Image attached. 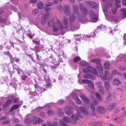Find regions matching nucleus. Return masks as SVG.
I'll list each match as a JSON object with an SVG mask.
<instances>
[{"instance_id":"obj_1","label":"nucleus","mask_w":126,"mask_h":126,"mask_svg":"<svg viewBox=\"0 0 126 126\" xmlns=\"http://www.w3.org/2000/svg\"><path fill=\"white\" fill-rule=\"evenodd\" d=\"M99 70L100 77L102 80H106L108 79H109L112 78L111 74L109 73V71H105L104 74H103V67L102 65H100L99 66Z\"/></svg>"},{"instance_id":"obj_2","label":"nucleus","mask_w":126,"mask_h":126,"mask_svg":"<svg viewBox=\"0 0 126 126\" xmlns=\"http://www.w3.org/2000/svg\"><path fill=\"white\" fill-rule=\"evenodd\" d=\"M87 68H84L82 69L83 72L85 73H91L95 75H96L97 74V72L96 70L93 67L90 66L89 65Z\"/></svg>"},{"instance_id":"obj_3","label":"nucleus","mask_w":126,"mask_h":126,"mask_svg":"<svg viewBox=\"0 0 126 126\" xmlns=\"http://www.w3.org/2000/svg\"><path fill=\"white\" fill-rule=\"evenodd\" d=\"M61 21L58 19L56 20V22L54 23L53 25V29L54 32L58 31L59 28L60 29Z\"/></svg>"},{"instance_id":"obj_4","label":"nucleus","mask_w":126,"mask_h":126,"mask_svg":"<svg viewBox=\"0 0 126 126\" xmlns=\"http://www.w3.org/2000/svg\"><path fill=\"white\" fill-rule=\"evenodd\" d=\"M43 122V120L42 119L36 116H34L31 118V123L37 124L41 123Z\"/></svg>"},{"instance_id":"obj_5","label":"nucleus","mask_w":126,"mask_h":126,"mask_svg":"<svg viewBox=\"0 0 126 126\" xmlns=\"http://www.w3.org/2000/svg\"><path fill=\"white\" fill-rule=\"evenodd\" d=\"M85 3L87 5L93 9H96L97 7V3L88 0L86 1Z\"/></svg>"},{"instance_id":"obj_6","label":"nucleus","mask_w":126,"mask_h":126,"mask_svg":"<svg viewBox=\"0 0 126 126\" xmlns=\"http://www.w3.org/2000/svg\"><path fill=\"white\" fill-rule=\"evenodd\" d=\"M63 24H62L61 22L60 24V30H62L64 29L67 28L68 27V20L66 17H63Z\"/></svg>"},{"instance_id":"obj_7","label":"nucleus","mask_w":126,"mask_h":126,"mask_svg":"<svg viewBox=\"0 0 126 126\" xmlns=\"http://www.w3.org/2000/svg\"><path fill=\"white\" fill-rule=\"evenodd\" d=\"M79 7L81 12L85 15H86L89 13L88 10L84 6V4L83 3H80L79 4Z\"/></svg>"},{"instance_id":"obj_8","label":"nucleus","mask_w":126,"mask_h":126,"mask_svg":"<svg viewBox=\"0 0 126 126\" xmlns=\"http://www.w3.org/2000/svg\"><path fill=\"white\" fill-rule=\"evenodd\" d=\"M49 12H47L45 14V16L42 17L41 20V23L43 25L45 24L47 21L48 17L49 16Z\"/></svg>"},{"instance_id":"obj_9","label":"nucleus","mask_w":126,"mask_h":126,"mask_svg":"<svg viewBox=\"0 0 126 126\" xmlns=\"http://www.w3.org/2000/svg\"><path fill=\"white\" fill-rule=\"evenodd\" d=\"M63 11L66 16H69L70 15L71 13L70 7L68 6H65L63 8Z\"/></svg>"},{"instance_id":"obj_10","label":"nucleus","mask_w":126,"mask_h":126,"mask_svg":"<svg viewBox=\"0 0 126 126\" xmlns=\"http://www.w3.org/2000/svg\"><path fill=\"white\" fill-rule=\"evenodd\" d=\"M90 19L92 22H95L97 21V18L96 14L93 11H90Z\"/></svg>"},{"instance_id":"obj_11","label":"nucleus","mask_w":126,"mask_h":126,"mask_svg":"<svg viewBox=\"0 0 126 126\" xmlns=\"http://www.w3.org/2000/svg\"><path fill=\"white\" fill-rule=\"evenodd\" d=\"M47 124H43L41 126H58L57 123L55 122H52L51 121H47Z\"/></svg>"},{"instance_id":"obj_12","label":"nucleus","mask_w":126,"mask_h":126,"mask_svg":"<svg viewBox=\"0 0 126 126\" xmlns=\"http://www.w3.org/2000/svg\"><path fill=\"white\" fill-rule=\"evenodd\" d=\"M96 110L99 113L104 114L105 112L106 109L102 106H99L97 108Z\"/></svg>"},{"instance_id":"obj_13","label":"nucleus","mask_w":126,"mask_h":126,"mask_svg":"<svg viewBox=\"0 0 126 126\" xmlns=\"http://www.w3.org/2000/svg\"><path fill=\"white\" fill-rule=\"evenodd\" d=\"M79 96L82 100L86 103H88L90 102V100L86 96L82 93H81L79 95Z\"/></svg>"},{"instance_id":"obj_14","label":"nucleus","mask_w":126,"mask_h":126,"mask_svg":"<svg viewBox=\"0 0 126 126\" xmlns=\"http://www.w3.org/2000/svg\"><path fill=\"white\" fill-rule=\"evenodd\" d=\"M80 112L79 110L78 111V113H76L75 114L72 115L71 116L72 119L74 121L77 120L79 119V113Z\"/></svg>"},{"instance_id":"obj_15","label":"nucleus","mask_w":126,"mask_h":126,"mask_svg":"<svg viewBox=\"0 0 126 126\" xmlns=\"http://www.w3.org/2000/svg\"><path fill=\"white\" fill-rule=\"evenodd\" d=\"M12 103V101L10 100H8L4 104L3 107V110H5L8 108V106Z\"/></svg>"},{"instance_id":"obj_16","label":"nucleus","mask_w":126,"mask_h":126,"mask_svg":"<svg viewBox=\"0 0 126 126\" xmlns=\"http://www.w3.org/2000/svg\"><path fill=\"white\" fill-rule=\"evenodd\" d=\"M73 11L77 15L79 14V11L78 5H74Z\"/></svg>"},{"instance_id":"obj_17","label":"nucleus","mask_w":126,"mask_h":126,"mask_svg":"<svg viewBox=\"0 0 126 126\" xmlns=\"http://www.w3.org/2000/svg\"><path fill=\"white\" fill-rule=\"evenodd\" d=\"M91 62H94L95 63L97 64L98 65L96 66V67L98 68L99 69V66L100 65H102L100 63V60L99 59H92L91 60Z\"/></svg>"},{"instance_id":"obj_18","label":"nucleus","mask_w":126,"mask_h":126,"mask_svg":"<svg viewBox=\"0 0 126 126\" xmlns=\"http://www.w3.org/2000/svg\"><path fill=\"white\" fill-rule=\"evenodd\" d=\"M116 104L115 103H112L110 104L107 107V109L111 110L114 109L116 107Z\"/></svg>"},{"instance_id":"obj_19","label":"nucleus","mask_w":126,"mask_h":126,"mask_svg":"<svg viewBox=\"0 0 126 126\" xmlns=\"http://www.w3.org/2000/svg\"><path fill=\"white\" fill-rule=\"evenodd\" d=\"M89 106L92 110V112L91 113V114L94 116L96 115V113L95 111V108L94 106L92 104L89 105Z\"/></svg>"},{"instance_id":"obj_20","label":"nucleus","mask_w":126,"mask_h":126,"mask_svg":"<svg viewBox=\"0 0 126 126\" xmlns=\"http://www.w3.org/2000/svg\"><path fill=\"white\" fill-rule=\"evenodd\" d=\"M104 85L106 90L109 91L111 87V86L109 83L107 81H105L104 83Z\"/></svg>"},{"instance_id":"obj_21","label":"nucleus","mask_w":126,"mask_h":126,"mask_svg":"<svg viewBox=\"0 0 126 126\" xmlns=\"http://www.w3.org/2000/svg\"><path fill=\"white\" fill-rule=\"evenodd\" d=\"M110 64L109 62L106 61L105 62L104 64V67L105 69H108L110 67Z\"/></svg>"},{"instance_id":"obj_22","label":"nucleus","mask_w":126,"mask_h":126,"mask_svg":"<svg viewBox=\"0 0 126 126\" xmlns=\"http://www.w3.org/2000/svg\"><path fill=\"white\" fill-rule=\"evenodd\" d=\"M113 83L114 84H116L118 85L121 83V81L119 79L117 78H115L113 79Z\"/></svg>"},{"instance_id":"obj_23","label":"nucleus","mask_w":126,"mask_h":126,"mask_svg":"<svg viewBox=\"0 0 126 126\" xmlns=\"http://www.w3.org/2000/svg\"><path fill=\"white\" fill-rule=\"evenodd\" d=\"M79 109L81 111H82L83 113L85 115L88 114L89 113L85 109L82 107H80L79 108Z\"/></svg>"},{"instance_id":"obj_24","label":"nucleus","mask_w":126,"mask_h":126,"mask_svg":"<svg viewBox=\"0 0 126 126\" xmlns=\"http://www.w3.org/2000/svg\"><path fill=\"white\" fill-rule=\"evenodd\" d=\"M37 6L38 9H42L44 7V5L42 2H39L37 4Z\"/></svg>"},{"instance_id":"obj_25","label":"nucleus","mask_w":126,"mask_h":126,"mask_svg":"<svg viewBox=\"0 0 126 126\" xmlns=\"http://www.w3.org/2000/svg\"><path fill=\"white\" fill-rule=\"evenodd\" d=\"M76 20V17L74 14H72L69 17V20L72 22L75 21Z\"/></svg>"},{"instance_id":"obj_26","label":"nucleus","mask_w":126,"mask_h":126,"mask_svg":"<svg viewBox=\"0 0 126 126\" xmlns=\"http://www.w3.org/2000/svg\"><path fill=\"white\" fill-rule=\"evenodd\" d=\"M121 14L122 15L123 18L126 17V11L125 9H122L121 10Z\"/></svg>"},{"instance_id":"obj_27","label":"nucleus","mask_w":126,"mask_h":126,"mask_svg":"<svg viewBox=\"0 0 126 126\" xmlns=\"http://www.w3.org/2000/svg\"><path fill=\"white\" fill-rule=\"evenodd\" d=\"M99 89V93L102 94H105L104 89L102 86H100Z\"/></svg>"},{"instance_id":"obj_28","label":"nucleus","mask_w":126,"mask_h":126,"mask_svg":"<svg viewBox=\"0 0 126 126\" xmlns=\"http://www.w3.org/2000/svg\"><path fill=\"white\" fill-rule=\"evenodd\" d=\"M95 95L96 97L100 101H102V98L99 93L97 92L96 93Z\"/></svg>"},{"instance_id":"obj_29","label":"nucleus","mask_w":126,"mask_h":126,"mask_svg":"<svg viewBox=\"0 0 126 126\" xmlns=\"http://www.w3.org/2000/svg\"><path fill=\"white\" fill-rule=\"evenodd\" d=\"M105 16L106 18L108 19H113L110 13H108L107 14L105 13Z\"/></svg>"},{"instance_id":"obj_30","label":"nucleus","mask_w":126,"mask_h":126,"mask_svg":"<svg viewBox=\"0 0 126 126\" xmlns=\"http://www.w3.org/2000/svg\"><path fill=\"white\" fill-rule=\"evenodd\" d=\"M57 113L58 115L60 116H63L64 114L63 111L61 109H60L58 110Z\"/></svg>"},{"instance_id":"obj_31","label":"nucleus","mask_w":126,"mask_h":126,"mask_svg":"<svg viewBox=\"0 0 126 126\" xmlns=\"http://www.w3.org/2000/svg\"><path fill=\"white\" fill-rule=\"evenodd\" d=\"M83 77L85 79H93V77L92 75H84L83 76Z\"/></svg>"},{"instance_id":"obj_32","label":"nucleus","mask_w":126,"mask_h":126,"mask_svg":"<svg viewBox=\"0 0 126 126\" xmlns=\"http://www.w3.org/2000/svg\"><path fill=\"white\" fill-rule=\"evenodd\" d=\"M53 61L55 65H58L59 64V61L58 57L56 58L55 59L53 60Z\"/></svg>"},{"instance_id":"obj_33","label":"nucleus","mask_w":126,"mask_h":126,"mask_svg":"<svg viewBox=\"0 0 126 126\" xmlns=\"http://www.w3.org/2000/svg\"><path fill=\"white\" fill-rule=\"evenodd\" d=\"M19 107L17 105H15L14 106H13L11 108L10 111L12 112L14 110H16Z\"/></svg>"},{"instance_id":"obj_34","label":"nucleus","mask_w":126,"mask_h":126,"mask_svg":"<svg viewBox=\"0 0 126 126\" xmlns=\"http://www.w3.org/2000/svg\"><path fill=\"white\" fill-rule=\"evenodd\" d=\"M112 74L113 75L118 74L120 76H121L122 75L121 73H119L116 70H114L112 71L111 73V75Z\"/></svg>"},{"instance_id":"obj_35","label":"nucleus","mask_w":126,"mask_h":126,"mask_svg":"<svg viewBox=\"0 0 126 126\" xmlns=\"http://www.w3.org/2000/svg\"><path fill=\"white\" fill-rule=\"evenodd\" d=\"M63 120L64 121L67 123H69L70 122V121L69 118L66 116L63 117Z\"/></svg>"},{"instance_id":"obj_36","label":"nucleus","mask_w":126,"mask_h":126,"mask_svg":"<svg viewBox=\"0 0 126 126\" xmlns=\"http://www.w3.org/2000/svg\"><path fill=\"white\" fill-rule=\"evenodd\" d=\"M76 98H75L77 103L79 104H80L81 103V101L79 99L78 97L77 96V95H76Z\"/></svg>"},{"instance_id":"obj_37","label":"nucleus","mask_w":126,"mask_h":126,"mask_svg":"<svg viewBox=\"0 0 126 126\" xmlns=\"http://www.w3.org/2000/svg\"><path fill=\"white\" fill-rule=\"evenodd\" d=\"M88 87L91 88L92 89H94V85L93 83V82L90 81V82L88 84Z\"/></svg>"},{"instance_id":"obj_38","label":"nucleus","mask_w":126,"mask_h":126,"mask_svg":"<svg viewBox=\"0 0 126 126\" xmlns=\"http://www.w3.org/2000/svg\"><path fill=\"white\" fill-rule=\"evenodd\" d=\"M44 10L46 11L47 12V11H49L51 9V8L50 7H49V6L47 5L46 4H45V6L44 8Z\"/></svg>"},{"instance_id":"obj_39","label":"nucleus","mask_w":126,"mask_h":126,"mask_svg":"<svg viewBox=\"0 0 126 126\" xmlns=\"http://www.w3.org/2000/svg\"><path fill=\"white\" fill-rule=\"evenodd\" d=\"M31 119H30L29 118H27L25 120V123H27V124L31 123Z\"/></svg>"},{"instance_id":"obj_40","label":"nucleus","mask_w":126,"mask_h":126,"mask_svg":"<svg viewBox=\"0 0 126 126\" xmlns=\"http://www.w3.org/2000/svg\"><path fill=\"white\" fill-rule=\"evenodd\" d=\"M47 113L49 115L51 116L54 113V112L53 111L49 110L47 111Z\"/></svg>"},{"instance_id":"obj_41","label":"nucleus","mask_w":126,"mask_h":126,"mask_svg":"<svg viewBox=\"0 0 126 126\" xmlns=\"http://www.w3.org/2000/svg\"><path fill=\"white\" fill-rule=\"evenodd\" d=\"M32 12L33 14L36 15L39 12V10L37 9H36L33 10Z\"/></svg>"},{"instance_id":"obj_42","label":"nucleus","mask_w":126,"mask_h":126,"mask_svg":"<svg viewBox=\"0 0 126 126\" xmlns=\"http://www.w3.org/2000/svg\"><path fill=\"white\" fill-rule=\"evenodd\" d=\"M80 64L82 65L83 66H89V64L86 62H82Z\"/></svg>"},{"instance_id":"obj_43","label":"nucleus","mask_w":126,"mask_h":126,"mask_svg":"<svg viewBox=\"0 0 126 126\" xmlns=\"http://www.w3.org/2000/svg\"><path fill=\"white\" fill-rule=\"evenodd\" d=\"M60 123L62 126H68L66 124L64 123L61 120H60Z\"/></svg>"},{"instance_id":"obj_44","label":"nucleus","mask_w":126,"mask_h":126,"mask_svg":"<svg viewBox=\"0 0 126 126\" xmlns=\"http://www.w3.org/2000/svg\"><path fill=\"white\" fill-rule=\"evenodd\" d=\"M114 20H115V22L116 23V22H117L118 21V20L119 19V16H114L113 18Z\"/></svg>"},{"instance_id":"obj_45","label":"nucleus","mask_w":126,"mask_h":126,"mask_svg":"<svg viewBox=\"0 0 126 126\" xmlns=\"http://www.w3.org/2000/svg\"><path fill=\"white\" fill-rule=\"evenodd\" d=\"M117 9L116 8H112V11L113 14L115 15L116 13Z\"/></svg>"},{"instance_id":"obj_46","label":"nucleus","mask_w":126,"mask_h":126,"mask_svg":"<svg viewBox=\"0 0 126 126\" xmlns=\"http://www.w3.org/2000/svg\"><path fill=\"white\" fill-rule=\"evenodd\" d=\"M90 80L87 79H83L82 80V81L84 83H88L90 82Z\"/></svg>"},{"instance_id":"obj_47","label":"nucleus","mask_w":126,"mask_h":126,"mask_svg":"<svg viewBox=\"0 0 126 126\" xmlns=\"http://www.w3.org/2000/svg\"><path fill=\"white\" fill-rule=\"evenodd\" d=\"M10 123V122L8 120H6L5 121H3L2 123L3 124H8Z\"/></svg>"},{"instance_id":"obj_48","label":"nucleus","mask_w":126,"mask_h":126,"mask_svg":"<svg viewBox=\"0 0 126 126\" xmlns=\"http://www.w3.org/2000/svg\"><path fill=\"white\" fill-rule=\"evenodd\" d=\"M80 59V58L79 57H77L75 58L74 59V62L76 63Z\"/></svg>"},{"instance_id":"obj_49","label":"nucleus","mask_w":126,"mask_h":126,"mask_svg":"<svg viewBox=\"0 0 126 126\" xmlns=\"http://www.w3.org/2000/svg\"><path fill=\"white\" fill-rule=\"evenodd\" d=\"M88 19L85 16H83V17H82V18L81 20V21H82L84 22H85Z\"/></svg>"},{"instance_id":"obj_50","label":"nucleus","mask_w":126,"mask_h":126,"mask_svg":"<svg viewBox=\"0 0 126 126\" xmlns=\"http://www.w3.org/2000/svg\"><path fill=\"white\" fill-rule=\"evenodd\" d=\"M65 113L67 114L70 115L72 114V111L66 110L65 112Z\"/></svg>"},{"instance_id":"obj_51","label":"nucleus","mask_w":126,"mask_h":126,"mask_svg":"<svg viewBox=\"0 0 126 126\" xmlns=\"http://www.w3.org/2000/svg\"><path fill=\"white\" fill-rule=\"evenodd\" d=\"M46 113L44 112H42L40 113V115L42 117H44L46 115Z\"/></svg>"},{"instance_id":"obj_52","label":"nucleus","mask_w":126,"mask_h":126,"mask_svg":"<svg viewBox=\"0 0 126 126\" xmlns=\"http://www.w3.org/2000/svg\"><path fill=\"white\" fill-rule=\"evenodd\" d=\"M101 83L100 81H99L96 83V85L97 86L98 88H99V87L100 86H102L100 85Z\"/></svg>"},{"instance_id":"obj_53","label":"nucleus","mask_w":126,"mask_h":126,"mask_svg":"<svg viewBox=\"0 0 126 126\" xmlns=\"http://www.w3.org/2000/svg\"><path fill=\"white\" fill-rule=\"evenodd\" d=\"M27 76L24 75L21 76V78L23 80H25L27 78Z\"/></svg>"},{"instance_id":"obj_54","label":"nucleus","mask_w":126,"mask_h":126,"mask_svg":"<svg viewBox=\"0 0 126 126\" xmlns=\"http://www.w3.org/2000/svg\"><path fill=\"white\" fill-rule=\"evenodd\" d=\"M119 112V110L118 109H116L114 111L113 113V114L114 115H116L118 114Z\"/></svg>"},{"instance_id":"obj_55","label":"nucleus","mask_w":126,"mask_h":126,"mask_svg":"<svg viewBox=\"0 0 126 126\" xmlns=\"http://www.w3.org/2000/svg\"><path fill=\"white\" fill-rule=\"evenodd\" d=\"M37 2V1L36 0H31L30 1V2L32 3H35Z\"/></svg>"},{"instance_id":"obj_56","label":"nucleus","mask_w":126,"mask_h":126,"mask_svg":"<svg viewBox=\"0 0 126 126\" xmlns=\"http://www.w3.org/2000/svg\"><path fill=\"white\" fill-rule=\"evenodd\" d=\"M119 68L122 71H124L125 70V67L124 66H120Z\"/></svg>"},{"instance_id":"obj_57","label":"nucleus","mask_w":126,"mask_h":126,"mask_svg":"<svg viewBox=\"0 0 126 126\" xmlns=\"http://www.w3.org/2000/svg\"><path fill=\"white\" fill-rule=\"evenodd\" d=\"M78 15L77 16L78 18L80 20H81L82 18V17H81V15H80L79 14H78Z\"/></svg>"},{"instance_id":"obj_58","label":"nucleus","mask_w":126,"mask_h":126,"mask_svg":"<svg viewBox=\"0 0 126 126\" xmlns=\"http://www.w3.org/2000/svg\"><path fill=\"white\" fill-rule=\"evenodd\" d=\"M19 99L18 98H15L13 100V102L14 103H16L18 101Z\"/></svg>"},{"instance_id":"obj_59","label":"nucleus","mask_w":126,"mask_h":126,"mask_svg":"<svg viewBox=\"0 0 126 126\" xmlns=\"http://www.w3.org/2000/svg\"><path fill=\"white\" fill-rule=\"evenodd\" d=\"M122 3L124 5H126V0H123L122 1Z\"/></svg>"},{"instance_id":"obj_60","label":"nucleus","mask_w":126,"mask_h":126,"mask_svg":"<svg viewBox=\"0 0 126 126\" xmlns=\"http://www.w3.org/2000/svg\"><path fill=\"white\" fill-rule=\"evenodd\" d=\"M115 4H119L120 3V0H115Z\"/></svg>"},{"instance_id":"obj_61","label":"nucleus","mask_w":126,"mask_h":126,"mask_svg":"<svg viewBox=\"0 0 126 126\" xmlns=\"http://www.w3.org/2000/svg\"><path fill=\"white\" fill-rule=\"evenodd\" d=\"M52 21H48L47 23V24L48 26H51L52 25Z\"/></svg>"},{"instance_id":"obj_62","label":"nucleus","mask_w":126,"mask_h":126,"mask_svg":"<svg viewBox=\"0 0 126 126\" xmlns=\"http://www.w3.org/2000/svg\"><path fill=\"white\" fill-rule=\"evenodd\" d=\"M98 102L97 100H94L93 102L94 104L95 105L97 104L98 103Z\"/></svg>"},{"instance_id":"obj_63","label":"nucleus","mask_w":126,"mask_h":126,"mask_svg":"<svg viewBox=\"0 0 126 126\" xmlns=\"http://www.w3.org/2000/svg\"><path fill=\"white\" fill-rule=\"evenodd\" d=\"M111 96V93H109L108 96H107V99H109Z\"/></svg>"},{"instance_id":"obj_64","label":"nucleus","mask_w":126,"mask_h":126,"mask_svg":"<svg viewBox=\"0 0 126 126\" xmlns=\"http://www.w3.org/2000/svg\"><path fill=\"white\" fill-rule=\"evenodd\" d=\"M115 6L116 7V8H117V9L121 6V5L119 4H115Z\"/></svg>"}]
</instances>
